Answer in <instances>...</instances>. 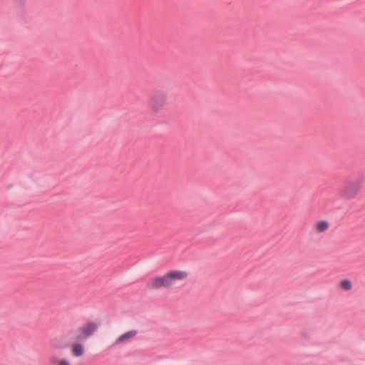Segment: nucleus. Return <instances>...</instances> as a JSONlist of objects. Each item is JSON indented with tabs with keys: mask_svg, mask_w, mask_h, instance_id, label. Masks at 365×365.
Segmentation results:
<instances>
[{
	"mask_svg": "<svg viewBox=\"0 0 365 365\" xmlns=\"http://www.w3.org/2000/svg\"><path fill=\"white\" fill-rule=\"evenodd\" d=\"M168 104V94L163 91H155L150 97L148 105L153 113L162 110Z\"/></svg>",
	"mask_w": 365,
	"mask_h": 365,
	"instance_id": "7ed1b4c3",
	"label": "nucleus"
},
{
	"mask_svg": "<svg viewBox=\"0 0 365 365\" xmlns=\"http://www.w3.org/2000/svg\"><path fill=\"white\" fill-rule=\"evenodd\" d=\"M71 353L74 356L78 357L83 354L84 349L81 344H74L71 346Z\"/></svg>",
	"mask_w": 365,
	"mask_h": 365,
	"instance_id": "6e6552de",
	"label": "nucleus"
},
{
	"mask_svg": "<svg viewBox=\"0 0 365 365\" xmlns=\"http://www.w3.org/2000/svg\"><path fill=\"white\" fill-rule=\"evenodd\" d=\"M48 361L50 365H71L69 359L61 358L57 354H51Z\"/></svg>",
	"mask_w": 365,
	"mask_h": 365,
	"instance_id": "423d86ee",
	"label": "nucleus"
},
{
	"mask_svg": "<svg viewBox=\"0 0 365 365\" xmlns=\"http://www.w3.org/2000/svg\"><path fill=\"white\" fill-rule=\"evenodd\" d=\"M361 187L362 180H349L339 190V197L345 200H353L359 194Z\"/></svg>",
	"mask_w": 365,
	"mask_h": 365,
	"instance_id": "f03ea898",
	"label": "nucleus"
},
{
	"mask_svg": "<svg viewBox=\"0 0 365 365\" xmlns=\"http://www.w3.org/2000/svg\"><path fill=\"white\" fill-rule=\"evenodd\" d=\"M188 273L183 269H171L162 275H158L150 279L148 287L150 289L157 290L162 288L169 289L175 284L185 281Z\"/></svg>",
	"mask_w": 365,
	"mask_h": 365,
	"instance_id": "f257e3e1",
	"label": "nucleus"
},
{
	"mask_svg": "<svg viewBox=\"0 0 365 365\" xmlns=\"http://www.w3.org/2000/svg\"><path fill=\"white\" fill-rule=\"evenodd\" d=\"M330 224L327 220H319L314 225V231L317 233H323L327 232L329 228Z\"/></svg>",
	"mask_w": 365,
	"mask_h": 365,
	"instance_id": "0eeeda50",
	"label": "nucleus"
},
{
	"mask_svg": "<svg viewBox=\"0 0 365 365\" xmlns=\"http://www.w3.org/2000/svg\"><path fill=\"white\" fill-rule=\"evenodd\" d=\"M138 334L136 330H130L119 336L114 341V345H120L127 343L133 339Z\"/></svg>",
	"mask_w": 365,
	"mask_h": 365,
	"instance_id": "39448f33",
	"label": "nucleus"
},
{
	"mask_svg": "<svg viewBox=\"0 0 365 365\" xmlns=\"http://www.w3.org/2000/svg\"><path fill=\"white\" fill-rule=\"evenodd\" d=\"M339 287L344 291H349L352 289V282L350 279H344L339 282Z\"/></svg>",
	"mask_w": 365,
	"mask_h": 365,
	"instance_id": "1a4fd4ad",
	"label": "nucleus"
},
{
	"mask_svg": "<svg viewBox=\"0 0 365 365\" xmlns=\"http://www.w3.org/2000/svg\"><path fill=\"white\" fill-rule=\"evenodd\" d=\"M53 346H54L56 349H61V347H60V346H58L57 345H54Z\"/></svg>",
	"mask_w": 365,
	"mask_h": 365,
	"instance_id": "9d476101",
	"label": "nucleus"
},
{
	"mask_svg": "<svg viewBox=\"0 0 365 365\" xmlns=\"http://www.w3.org/2000/svg\"><path fill=\"white\" fill-rule=\"evenodd\" d=\"M98 328V324L94 322H88L83 324L78 329L77 339H83L93 334Z\"/></svg>",
	"mask_w": 365,
	"mask_h": 365,
	"instance_id": "20e7f679",
	"label": "nucleus"
}]
</instances>
